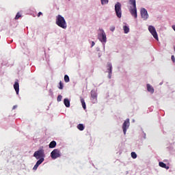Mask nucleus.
<instances>
[{"label":"nucleus","instance_id":"1","mask_svg":"<svg viewBox=\"0 0 175 175\" xmlns=\"http://www.w3.org/2000/svg\"><path fill=\"white\" fill-rule=\"evenodd\" d=\"M100 33H98V39L103 43V50L105 51V44L107 42V37L106 36V33L103 29H99Z\"/></svg>","mask_w":175,"mask_h":175},{"label":"nucleus","instance_id":"2","mask_svg":"<svg viewBox=\"0 0 175 175\" xmlns=\"http://www.w3.org/2000/svg\"><path fill=\"white\" fill-rule=\"evenodd\" d=\"M56 24L58 25V27H60V28H62L63 29H66L68 27V25H66V21H65V18L61 15H58L56 18Z\"/></svg>","mask_w":175,"mask_h":175},{"label":"nucleus","instance_id":"3","mask_svg":"<svg viewBox=\"0 0 175 175\" xmlns=\"http://www.w3.org/2000/svg\"><path fill=\"white\" fill-rule=\"evenodd\" d=\"M130 5L133 6V8L129 10V12L131 16L135 18H137V8H136V0H129Z\"/></svg>","mask_w":175,"mask_h":175},{"label":"nucleus","instance_id":"4","mask_svg":"<svg viewBox=\"0 0 175 175\" xmlns=\"http://www.w3.org/2000/svg\"><path fill=\"white\" fill-rule=\"evenodd\" d=\"M33 157L36 158V159H44L46 158V154H44V149H40L38 150H36L33 154Z\"/></svg>","mask_w":175,"mask_h":175},{"label":"nucleus","instance_id":"5","mask_svg":"<svg viewBox=\"0 0 175 175\" xmlns=\"http://www.w3.org/2000/svg\"><path fill=\"white\" fill-rule=\"evenodd\" d=\"M121 3L117 2L115 4V12L118 18L122 17V10H121Z\"/></svg>","mask_w":175,"mask_h":175},{"label":"nucleus","instance_id":"6","mask_svg":"<svg viewBox=\"0 0 175 175\" xmlns=\"http://www.w3.org/2000/svg\"><path fill=\"white\" fill-rule=\"evenodd\" d=\"M61 157V151L59 149H54L51 152V157L52 159H57V158H60Z\"/></svg>","mask_w":175,"mask_h":175},{"label":"nucleus","instance_id":"7","mask_svg":"<svg viewBox=\"0 0 175 175\" xmlns=\"http://www.w3.org/2000/svg\"><path fill=\"white\" fill-rule=\"evenodd\" d=\"M148 31L150 32L151 35H152L153 38L156 39V40H158V33H157L155 27L152 25H150L148 27Z\"/></svg>","mask_w":175,"mask_h":175},{"label":"nucleus","instance_id":"8","mask_svg":"<svg viewBox=\"0 0 175 175\" xmlns=\"http://www.w3.org/2000/svg\"><path fill=\"white\" fill-rule=\"evenodd\" d=\"M140 14L144 21H146V20H148V17H149L148 12H147V10H146V8L141 9Z\"/></svg>","mask_w":175,"mask_h":175},{"label":"nucleus","instance_id":"9","mask_svg":"<svg viewBox=\"0 0 175 175\" xmlns=\"http://www.w3.org/2000/svg\"><path fill=\"white\" fill-rule=\"evenodd\" d=\"M131 124V123L129 122V118L126 119L123 124H122V129H123V133L124 135H126V131H128V129H129V125Z\"/></svg>","mask_w":175,"mask_h":175},{"label":"nucleus","instance_id":"10","mask_svg":"<svg viewBox=\"0 0 175 175\" xmlns=\"http://www.w3.org/2000/svg\"><path fill=\"white\" fill-rule=\"evenodd\" d=\"M107 72L108 73V79H111V75L113 73V64L111 62L107 64Z\"/></svg>","mask_w":175,"mask_h":175},{"label":"nucleus","instance_id":"11","mask_svg":"<svg viewBox=\"0 0 175 175\" xmlns=\"http://www.w3.org/2000/svg\"><path fill=\"white\" fill-rule=\"evenodd\" d=\"M91 100H92L93 103L96 102V99H98V94L95 90H92L91 92Z\"/></svg>","mask_w":175,"mask_h":175},{"label":"nucleus","instance_id":"12","mask_svg":"<svg viewBox=\"0 0 175 175\" xmlns=\"http://www.w3.org/2000/svg\"><path fill=\"white\" fill-rule=\"evenodd\" d=\"M44 162V159H38V161H37L36 165L33 167V170H37L38 167H39L40 165H42Z\"/></svg>","mask_w":175,"mask_h":175},{"label":"nucleus","instance_id":"13","mask_svg":"<svg viewBox=\"0 0 175 175\" xmlns=\"http://www.w3.org/2000/svg\"><path fill=\"white\" fill-rule=\"evenodd\" d=\"M14 88L16 91L17 95H18V92H20V85L18 84V80H16L14 84Z\"/></svg>","mask_w":175,"mask_h":175},{"label":"nucleus","instance_id":"14","mask_svg":"<svg viewBox=\"0 0 175 175\" xmlns=\"http://www.w3.org/2000/svg\"><path fill=\"white\" fill-rule=\"evenodd\" d=\"M147 87V90L148 92H150V94H154V88L152 87V85H150V83H148L146 85Z\"/></svg>","mask_w":175,"mask_h":175},{"label":"nucleus","instance_id":"15","mask_svg":"<svg viewBox=\"0 0 175 175\" xmlns=\"http://www.w3.org/2000/svg\"><path fill=\"white\" fill-rule=\"evenodd\" d=\"M159 166H160V167H163V169H166L167 170H169V166L166 165V163L160 161L159 163Z\"/></svg>","mask_w":175,"mask_h":175},{"label":"nucleus","instance_id":"16","mask_svg":"<svg viewBox=\"0 0 175 175\" xmlns=\"http://www.w3.org/2000/svg\"><path fill=\"white\" fill-rule=\"evenodd\" d=\"M64 104L66 106V107H70V100H69V99L64 98Z\"/></svg>","mask_w":175,"mask_h":175},{"label":"nucleus","instance_id":"17","mask_svg":"<svg viewBox=\"0 0 175 175\" xmlns=\"http://www.w3.org/2000/svg\"><path fill=\"white\" fill-rule=\"evenodd\" d=\"M49 148H55L57 147V142L55 141H52L49 145Z\"/></svg>","mask_w":175,"mask_h":175},{"label":"nucleus","instance_id":"18","mask_svg":"<svg viewBox=\"0 0 175 175\" xmlns=\"http://www.w3.org/2000/svg\"><path fill=\"white\" fill-rule=\"evenodd\" d=\"M81 103L82 105V107L83 109H84V110H85V109H87V106L85 105V101L84 100V98L81 97Z\"/></svg>","mask_w":175,"mask_h":175},{"label":"nucleus","instance_id":"19","mask_svg":"<svg viewBox=\"0 0 175 175\" xmlns=\"http://www.w3.org/2000/svg\"><path fill=\"white\" fill-rule=\"evenodd\" d=\"M123 30L124 33H129V27L126 25L123 26Z\"/></svg>","mask_w":175,"mask_h":175},{"label":"nucleus","instance_id":"20","mask_svg":"<svg viewBox=\"0 0 175 175\" xmlns=\"http://www.w3.org/2000/svg\"><path fill=\"white\" fill-rule=\"evenodd\" d=\"M84 124H79L77 125V129L79 130V131H84Z\"/></svg>","mask_w":175,"mask_h":175},{"label":"nucleus","instance_id":"21","mask_svg":"<svg viewBox=\"0 0 175 175\" xmlns=\"http://www.w3.org/2000/svg\"><path fill=\"white\" fill-rule=\"evenodd\" d=\"M64 81L65 83H69L70 79H69V76L68 75H64Z\"/></svg>","mask_w":175,"mask_h":175},{"label":"nucleus","instance_id":"22","mask_svg":"<svg viewBox=\"0 0 175 175\" xmlns=\"http://www.w3.org/2000/svg\"><path fill=\"white\" fill-rule=\"evenodd\" d=\"M131 157L133 158V159H136V158H137V154H136V152H132Z\"/></svg>","mask_w":175,"mask_h":175},{"label":"nucleus","instance_id":"23","mask_svg":"<svg viewBox=\"0 0 175 175\" xmlns=\"http://www.w3.org/2000/svg\"><path fill=\"white\" fill-rule=\"evenodd\" d=\"M101 5H105L109 3V0H100Z\"/></svg>","mask_w":175,"mask_h":175},{"label":"nucleus","instance_id":"24","mask_svg":"<svg viewBox=\"0 0 175 175\" xmlns=\"http://www.w3.org/2000/svg\"><path fill=\"white\" fill-rule=\"evenodd\" d=\"M59 90H64V83H62V81L59 82Z\"/></svg>","mask_w":175,"mask_h":175},{"label":"nucleus","instance_id":"25","mask_svg":"<svg viewBox=\"0 0 175 175\" xmlns=\"http://www.w3.org/2000/svg\"><path fill=\"white\" fill-rule=\"evenodd\" d=\"M20 17H21V14H20V13L18 12L15 16V20H18Z\"/></svg>","mask_w":175,"mask_h":175},{"label":"nucleus","instance_id":"26","mask_svg":"<svg viewBox=\"0 0 175 175\" xmlns=\"http://www.w3.org/2000/svg\"><path fill=\"white\" fill-rule=\"evenodd\" d=\"M57 102H61L62 100V96L59 95L57 98Z\"/></svg>","mask_w":175,"mask_h":175},{"label":"nucleus","instance_id":"27","mask_svg":"<svg viewBox=\"0 0 175 175\" xmlns=\"http://www.w3.org/2000/svg\"><path fill=\"white\" fill-rule=\"evenodd\" d=\"M110 31H111V32H114V31H116V27L111 26V27H110Z\"/></svg>","mask_w":175,"mask_h":175},{"label":"nucleus","instance_id":"28","mask_svg":"<svg viewBox=\"0 0 175 175\" xmlns=\"http://www.w3.org/2000/svg\"><path fill=\"white\" fill-rule=\"evenodd\" d=\"M171 59H172V62H175V57H174V55H172L171 56Z\"/></svg>","mask_w":175,"mask_h":175},{"label":"nucleus","instance_id":"29","mask_svg":"<svg viewBox=\"0 0 175 175\" xmlns=\"http://www.w3.org/2000/svg\"><path fill=\"white\" fill-rule=\"evenodd\" d=\"M42 12H38V17H40V16H42Z\"/></svg>","mask_w":175,"mask_h":175},{"label":"nucleus","instance_id":"30","mask_svg":"<svg viewBox=\"0 0 175 175\" xmlns=\"http://www.w3.org/2000/svg\"><path fill=\"white\" fill-rule=\"evenodd\" d=\"M94 46H95V42H92V45L91 47H94Z\"/></svg>","mask_w":175,"mask_h":175},{"label":"nucleus","instance_id":"31","mask_svg":"<svg viewBox=\"0 0 175 175\" xmlns=\"http://www.w3.org/2000/svg\"><path fill=\"white\" fill-rule=\"evenodd\" d=\"M15 109H17V105H14L12 107V110H14Z\"/></svg>","mask_w":175,"mask_h":175},{"label":"nucleus","instance_id":"32","mask_svg":"<svg viewBox=\"0 0 175 175\" xmlns=\"http://www.w3.org/2000/svg\"><path fill=\"white\" fill-rule=\"evenodd\" d=\"M96 51H100V48L97 47V48H96Z\"/></svg>","mask_w":175,"mask_h":175},{"label":"nucleus","instance_id":"33","mask_svg":"<svg viewBox=\"0 0 175 175\" xmlns=\"http://www.w3.org/2000/svg\"><path fill=\"white\" fill-rule=\"evenodd\" d=\"M98 57L100 58V57H102V53H98Z\"/></svg>","mask_w":175,"mask_h":175},{"label":"nucleus","instance_id":"34","mask_svg":"<svg viewBox=\"0 0 175 175\" xmlns=\"http://www.w3.org/2000/svg\"><path fill=\"white\" fill-rule=\"evenodd\" d=\"M162 84H163V82H161V83H159V85H162Z\"/></svg>","mask_w":175,"mask_h":175},{"label":"nucleus","instance_id":"35","mask_svg":"<svg viewBox=\"0 0 175 175\" xmlns=\"http://www.w3.org/2000/svg\"><path fill=\"white\" fill-rule=\"evenodd\" d=\"M144 137L146 139V133H144Z\"/></svg>","mask_w":175,"mask_h":175},{"label":"nucleus","instance_id":"36","mask_svg":"<svg viewBox=\"0 0 175 175\" xmlns=\"http://www.w3.org/2000/svg\"><path fill=\"white\" fill-rule=\"evenodd\" d=\"M133 122H135V120H133Z\"/></svg>","mask_w":175,"mask_h":175}]
</instances>
